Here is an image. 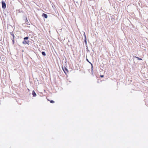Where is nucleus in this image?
I'll list each match as a JSON object with an SVG mask.
<instances>
[{"mask_svg":"<svg viewBox=\"0 0 148 148\" xmlns=\"http://www.w3.org/2000/svg\"><path fill=\"white\" fill-rule=\"evenodd\" d=\"M84 36L85 37V39H86V35L85 34V33H84Z\"/></svg>","mask_w":148,"mask_h":148,"instance_id":"11","label":"nucleus"},{"mask_svg":"<svg viewBox=\"0 0 148 148\" xmlns=\"http://www.w3.org/2000/svg\"><path fill=\"white\" fill-rule=\"evenodd\" d=\"M1 3L2 8L5 9L6 8V5L5 3L3 1H2Z\"/></svg>","mask_w":148,"mask_h":148,"instance_id":"2","label":"nucleus"},{"mask_svg":"<svg viewBox=\"0 0 148 148\" xmlns=\"http://www.w3.org/2000/svg\"><path fill=\"white\" fill-rule=\"evenodd\" d=\"M28 38H29V37H28V36L25 37L24 38V40L22 42L23 44L24 45H26L27 44L28 42H27V41H26L25 40H27Z\"/></svg>","mask_w":148,"mask_h":148,"instance_id":"1","label":"nucleus"},{"mask_svg":"<svg viewBox=\"0 0 148 148\" xmlns=\"http://www.w3.org/2000/svg\"><path fill=\"white\" fill-rule=\"evenodd\" d=\"M100 77H104V75H101Z\"/></svg>","mask_w":148,"mask_h":148,"instance_id":"10","label":"nucleus"},{"mask_svg":"<svg viewBox=\"0 0 148 148\" xmlns=\"http://www.w3.org/2000/svg\"><path fill=\"white\" fill-rule=\"evenodd\" d=\"M13 40H12V42H13V44H14V34H13Z\"/></svg>","mask_w":148,"mask_h":148,"instance_id":"6","label":"nucleus"},{"mask_svg":"<svg viewBox=\"0 0 148 148\" xmlns=\"http://www.w3.org/2000/svg\"><path fill=\"white\" fill-rule=\"evenodd\" d=\"M62 69L66 74L68 72V69L65 67H63Z\"/></svg>","mask_w":148,"mask_h":148,"instance_id":"3","label":"nucleus"},{"mask_svg":"<svg viewBox=\"0 0 148 148\" xmlns=\"http://www.w3.org/2000/svg\"><path fill=\"white\" fill-rule=\"evenodd\" d=\"M42 54L44 56H45L46 55V53L45 52L42 51Z\"/></svg>","mask_w":148,"mask_h":148,"instance_id":"9","label":"nucleus"},{"mask_svg":"<svg viewBox=\"0 0 148 148\" xmlns=\"http://www.w3.org/2000/svg\"><path fill=\"white\" fill-rule=\"evenodd\" d=\"M32 95L33 97H36V94L34 90L32 91Z\"/></svg>","mask_w":148,"mask_h":148,"instance_id":"5","label":"nucleus"},{"mask_svg":"<svg viewBox=\"0 0 148 148\" xmlns=\"http://www.w3.org/2000/svg\"><path fill=\"white\" fill-rule=\"evenodd\" d=\"M86 39L85 40V42H86Z\"/></svg>","mask_w":148,"mask_h":148,"instance_id":"14","label":"nucleus"},{"mask_svg":"<svg viewBox=\"0 0 148 148\" xmlns=\"http://www.w3.org/2000/svg\"><path fill=\"white\" fill-rule=\"evenodd\" d=\"M91 65H92V68H93V66H92V64H91Z\"/></svg>","mask_w":148,"mask_h":148,"instance_id":"13","label":"nucleus"},{"mask_svg":"<svg viewBox=\"0 0 148 148\" xmlns=\"http://www.w3.org/2000/svg\"><path fill=\"white\" fill-rule=\"evenodd\" d=\"M135 57L138 60H142V59L141 58H140L139 57H137L136 56H135Z\"/></svg>","mask_w":148,"mask_h":148,"instance_id":"8","label":"nucleus"},{"mask_svg":"<svg viewBox=\"0 0 148 148\" xmlns=\"http://www.w3.org/2000/svg\"><path fill=\"white\" fill-rule=\"evenodd\" d=\"M42 16L43 17H44L45 18H47V14H45L43 13L42 15Z\"/></svg>","mask_w":148,"mask_h":148,"instance_id":"4","label":"nucleus"},{"mask_svg":"<svg viewBox=\"0 0 148 148\" xmlns=\"http://www.w3.org/2000/svg\"><path fill=\"white\" fill-rule=\"evenodd\" d=\"M11 35H12L13 36V33H10Z\"/></svg>","mask_w":148,"mask_h":148,"instance_id":"12","label":"nucleus"},{"mask_svg":"<svg viewBox=\"0 0 148 148\" xmlns=\"http://www.w3.org/2000/svg\"><path fill=\"white\" fill-rule=\"evenodd\" d=\"M48 101H49L51 103H55V101L53 100H50L49 99H47Z\"/></svg>","mask_w":148,"mask_h":148,"instance_id":"7","label":"nucleus"}]
</instances>
